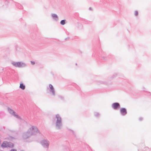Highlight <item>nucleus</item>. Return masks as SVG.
I'll list each match as a JSON object with an SVG mask.
<instances>
[{"label": "nucleus", "instance_id": "1", "mask_svg": "<svg viewBox=\"0 0 151 151\" xmlns=\"http://www.w3.org/2000/svg\"><path fill=\"white\" fill-rule=\"evenodd\" d=\"M38 133H40V131L37 127L35 126H31L28 131L24 133L23 137L24 139H26L32 135L36 134Z\"/></svg>", "mask_w": 151, "mask_h": 151}, {"label": "nucleus", "instance_id": "2", "mask_svg": "<svg viewBox=\"0 0 151 151\" xmlns=\"http://www.w3.org/2000/svg\"><path fill=\"white\" fill-rule=\"evenodd\" d=\"M56 128L58 129H61L63 127L62 121L60 116L58 114L56 115L54 119Z\"/></svg>", "mask_w": 151, "mask_h": 151}, {"label": "nucleus", "instance_id": "3", "mask_svg": "<svg viewBox=\"0 0 151 151\" xmlns=\"http://www.w3.org/2000/svg\"><path fill=\"white\" fill-rule=\"evenodd\" d=\"M11 63L13 66L16 68H23L27 66L26 63L22 61L17 62L12 61Z\"/></svg>", "mask_w": 151, "mask_h": 151}, {"label": "nucleus", "instance_id": "4", "mask_svg": "<svg viewBox=\"0 0 151 151\" xmlns=\"http://www.w3.org/2000/svg\"><path fill=\"white\" fill-rule=\"evenodd\" d=\"M8 111L13 116L19 120L22 119V118L19 116L13 109L8 107Z\"/></svg>", "mask_w": 151, "mask_h": 151}, {"label": "nucleus", "instance_id": "5", "mask_svg": "<svg viewBox=\"0 0 151 151\" xmlns=\"http://www.w3.org/2000/svg\"><path fill=\"white\" fill-rule=\"evenodd\" d=\"M41 144L44 148L48 149L50 145V142L47 139H43L41 141Z\"/></svg>", "mask_w": 151, "mask_h": 151}, {"label": "nucleus", "instance_id": "6", "mask_svg": "<svg viewBox=\"0 0 151 151\" xmlns=\"http://www.w3.org/2000/svg\"><path fill=\"white\" fill-rule=\"evenodd\" d=\"M47 90H49L50 91L51 94L53 96H55L56 93L55 89L53 86L51 84L49 85V87H47Z\"/></svg>", "mask_w": 151, "mask_h": 151}, {"label": "nucleus", "instance_id": "7", "mask_svg": "<svg viewBox=\"0 0 151 151\" xmlns=\"http://www.w3.org/2000/svg\"><path fill=\"white\" fill-rule=\"evenodd\" d=\"M13 146V144L11 142H4L1 145V147H12Z\"/></svg>", "mask_w": 151, "mask_h": 151}, {"label": "nucleus", "instance_id": "8", "mask_svg": "<svg viewBox=\"0 0 151 151\" xmlns=\"http://www.w3.org/2000/svg\"><path fill=\"white\" fill-rule=\"evenodd\" d=\"M111 107L115 110H117L120 107V104L118 103H114L111 105Z\"/></svg>", "mask_w": 151, "mask_h": 151}, {"label": "nucleus", "instance_id": "9", "mask_svg": "<svg viewBox=\"0 0 151 151\" xmlns=\"http://www.w3.org/2000/svg\"><path fill=\"white\" fill-rule=\"evenodd\" d=\"M120 112L122 116H125L127 114L126 109L125 108H122L120 110Z\"/></svg>", "mask_w": 151, "mask_h": 151}, {"label": "nucleus", "instance_id": "10", "mask_svg": "<svg viewBox=\"0 0 151 151\" xmlns=\"http://www.w3.org/2000/svg\"><path fill=\"white\" fill-rule=\"evenodd\" d=\"M51 16L53 19L55 21H58V20L59 18L58 15L55 14H52Z\"/></svg>", "mask_w": 151, "mask_h": 151}, {"label": "nucleus", "instance_id": "11", "mask_svg": "<svg viewBox=\"0 0 151 151\" xmlns=\"http://www.w3.org/2000/svg\"><path fill=\"white\" fill-rule=\"evenodd\" d=\"M15 5L19 9H22V6L21 5L19 4L18 3H15Z\"/></svg>", "mask_w": 151, "mask_h": 151}, {"label": "nucleus", "instance_id": "12", "mask_svg": "<svg viewBox=\"0 0 151 151\" xmlns=\"http://www.w3.org/2000/svg\"><path fill=\"white\" fill-rule=\"evenodd\" d=\"M19 88L22 90L25 89V86L23 83H21L20 85Z\"/></svg>", "mask_w": 151, "mask_h": 151}, {"label": "nucleus", "instance_id": "13", "mask_svg": "<svg viewBox=\"0 0 151 151\" xmlns=\"http://www.w3.org/2000/svg\"><path fill=\"white\" fill-rule=\"evenodd\" d=\"M143 151H151V149L147 147H145L144 148Z\"/></svg>", "mask_w": 151, "mask_h": 151}, {"label": "nucleus", "instance_id": "14", "mask_svg": "<svg viewBox=\"0 0 151 151\" xmlns=\"http://www.w3.org/2000/svg\"><path fill=\"white\" fill-rule=\"evenodd\" d=\"M65 20H62L60 22V23L62 25H64L65 24Z\"/></svg>", "mask_w": 151, "mask_h": 151}, {"label": "nucleus", "instance_id": "15", "mask_svg": "<svg viewBox=\"0 0 151 151\" xmlns=\"http://www.w3.org/2000/svg\"><path fill=\"white\" fill-rule=\"evenodd\" d=\"M94 114L95 116L96 117H99L100 116L99 114L97 112H95L94 113Z\"/></svg>", "mask_w": 151, "mask_h": 151}, {"label": "nucleus", "instance_id": "16", "mask_svg": "<svg viewBox=\"0 0 151 151\" xmlns=\"http://www.w3.org/2000/svg\"><path fill=\"white\" fill-rule=\"evenodd\" d=\"M138 14V12L137 11H136L134 12V15L136 16H137Z\"/></svg>", "mask_w": 151, "mask_h": 151}, {"label": "nucleus", "instance_id": "17", "mask_svg": "<svg viewBox=\"0 0 151 151\" xmlns=\"http://www.w3.org/2000/svg\"><path fill=\"white\" fill-rule=\"evenodd\" d=\"M59 98L60 99H61L62 100H63L64 99V97L62 96H59Z\"/></svg>", "mask_w": 151, "mask_h": 151}, {"label": "nucleus", "instance_id": "18", "mask_svg": "<svg viewBox=\"0 0 151 151\" xmlns=\"http://www.w3.org/2000/svg\"><path fill=\"white\" fill-rule=\"evenodd\" d=\"M31 63L32 65H34L35 63V62L33 61H31Z\"/></svg>", "mask_w": 151, "mask_h": 151}, {"label": "nucleus", "instance_id": "19", "mask_svg": "<svg viewBox=\"0 0 151 151\" xmlns=\"http://www.w3.org/2000/svg\"><path fill=\"white\" fill-rule=\"evenodd\" d=\"M10 151H17V150L14 149H12Z\"/></svg>", "mask_w": 151, "mask_h": 151}, {"label": "nucleus", "instance_id": "20", "mask_svg": "<svg viewBox=\"0 0 151 151\" xmlns=\"http://www.w3.org/2000/svg\"><path fill=\"white\" fill-rule=\"evenodd\" d=\"M143 119V118L142 117H140L139 118V120L140 121H142Z\"/></svg>", "mask_w": 151, "mask_h": 151}, {"label": "nucleus", "instance_id": "21", "mask_svg": "<svg viewBox=\"0 0 151 151\" xmlns=\"http://www.w3.org/2000/svg\"><path fill=\"white\" fill-rule=\"evenodd\" d=\"M89 9H90V10H91V7L89 8Z\"/></svg>", "mask_w": 151, "mask_h": 151}]
</instances>
